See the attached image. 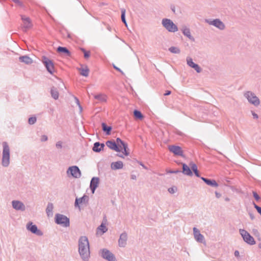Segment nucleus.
<instances>
[{
  "instance_id": "obj_42",
  "label": "nucleus",
  "mask_w": 261,
  "mask_h": 261,
  "mask_svg": "<svg viewBox=\"0 0 261 261\" xmlns=\"http://www.w3.org/2000/svg\"><path fill=\"white\" fill-rule=\"evenodd\" d=\"M253 193V197H254V198L257 200V201H258L259 199H260V197L257 194L256 192L253 191L252 192Z\"/></svg>"
},
{
  "instance_id": "obj_49",
  "label": "nucleus",
  "mask_w": 261,
  "mask_h": 261,
  "mask_svg": "<svg viewBox=\"0 0 261 261\" xmlns=\"http://www.w3.org/2000/svg\"><path fill=\"white\" fill-rule=\"evenodd\" d=\"M215 193V195H216V197L218 198H220L221 196V194L218 193L217 191H216Z\"/></svg>"
},
{
  "instance_id": "obj_37",
  "label": "nucleus",
  "mask_w": 261,
  "mask_h": 261,
  "mask_svg": "<svg viewBox=\"0 0 261 261\" xmlns=\"http://www.w3.org/2000/svg\"><path fill=\"white\" fill-rule=\"evenodd\" d=\"M249 101L255 106H257L259 104V99H248Z\"/></svg>"
},
{
  "instance_id": "obj_53",
  "label": "nucleus",
  "mask_w": 261,
  "mask_h": 261,
  "mask_svg": "<svg viewBox=\"0 0 261 261\" xmlns=\"http://www.w3.org/2000/svg\"><path fill=\"white\" fill-rule=\"evenodd\" d=\"M253 116L254 118H256L257 119L258 118L257 115L255 114V113H253Z\"/></svg>"
},
{
  "instance_id": "obj_20",
  "label": "nucleus",
  "mask_w": 261,
  "mask_h": 261,
  "mask_svg": "<svg viewBox=\"0 0 261 261\" xmlns=\"http://www.w3.org/2000/svg\"><path fill=\"white\" fill-rule=\"evenodd\" d=\"M181 31L185 36L187 37L190 40L193 41H194V38L191 35L190 30L189 28L186 27H183Z\"/></svg>"
},
{
  "instance_id": "obj_33",
  "label": "nucleus",
  "mask_w": 261,
  "mask_h": 261,
  "mask_svg": "<svg viewBox=\"0 0 261 261\" xmlns=\"http://www.w3.org/2000/svg\"><path fill=\"white\" fill-rule=\"evenodd\" d=\"M191 167L192 169L193 170V172H194L195 174L197 176L199 177V175L198 173V171L197 170V167L196 164L192 163L190 164Z\"/></svg>"
},
{
  "instance_id": "obj_55",
  "label": "nucleus",
  "mask_w": 261,
  "mask_h": 261,
  "mask_svg": "<svg viewBox=\"0 0 261 261\" xmlns=\"http://www.w3.org/2000/svg\"><path fill=\"white\" fill-rule=\"evenodd\" d=\"M178 171H174V172H172V173H176Z\"/></svg>"
},
{
  "instance_id": "obj_39",
  "label": "nucleus",
  "mask_w": 261,
  "mask_h": 261,
  "mask_svg": "<svg viewBox=\"0 0 261 261\" xmlns=\"http://www.w3.org/2000/svg\"><path fill=\"white\" fill-rule=\"evenodd\" d=\"M192 68L194 69L197 73H200L202 71V69L197 64H195Z\"/></svg>"
},
{
  "instance_id": "obj_17",
  "label": "nucleus",
  "mask_w": 261,
  "mask_h": 261,
  "mask_svg": "<svg viewBox=\"0 0 261 261\" xmlns=\"http://www.w3.org/2000/svg\"><path fill=\"white\" fill-rule=\"evenodd\" d=\"M194 234L195 239L199 242H203L204 241V237L200 234L199 231L194 227L193 228Z\"/></svg>"
},
{
  "instance_id": "obj_46",
  "label": "nucleus",
  "mask_w": 261,
  "mask_h": 261,
  "mask_svg": "<svg viewBox=\"0 0 261 261\" xmlns=\"http://www.w3.org/2000/svg\"><path fill=\"white\" fill-rule=\"evenodd\" d=\"M171 92L169 90H167L165 91V92L163 94V95L166 96L170 95L171 94Z\"/></svg>"
},
{
  "instance_id": "obj_15",
  "label": "nucleus",
  "mask_w": 261,
  "mask_h": 261,
  "mask_svg": "<svg viewBox=\"0 0 261 261\" xmlns=\"http://www.w3.org/2000/svg\"><path fill=\"white\" fill-rule=\"evenodd\" d=\"M57 51L60 54L65 55L66 57H71V54L70 50L66 47L59 46L57 48Z\"/></svg>"
},
{
  "instance_id": "obj_22",
  "label": "nucleus",
  "mask_w": 261,
  "mask_h": 261,
  "mask_svg": "<svg viewBox=\"0 0 261 261\" xmlns=\"http://www.w3.org/2000/svg\"><path fill=\"white\" fill-rule=\"evenodd\" d=\"M12 205L14 208L17 210H24V206L23 204L18 201H13L12 202Z\"/></svg>"
},
{
  "instance_id": "obj_43",
  "label": "nucleus",
  "mask_w": 261,
  "mask_h": 261,
  "mask_svg": "<svg viewBox=\"0 0 261 261\" xmlns=\"http://www.w3.org/2000/svg\"><path fill=\"white\" fill-rule=\"evenodd\" d=\"M12 1L19 6H20V7L23 6L22 3L21 1H20L19 0H12Z\"/></svg>"
},
{
  "instance_id": "obj_58",
  "label": "nucleus",
  "mask_w": 261,
  "mask_h": 261,
  "mask_svg": "<svg viewBox=\"0 0 261 261\" xmlns=\"http://www.w3.org/2000/svg\"><path fill=\"white\" fill-rule=\"evenodd\" d=\"M119 156L121 157V158H123V156H122V155H119Z\"/></svg>"
},
{
  "instance_id": "obj_56",
  "label": "nucleus",
  "mask_w": 261,
  "mask_h": 261,
  "mask_svg": "<svg viewBox=\"0 0 261 261\" xmlns=\"http://www.w3.org/2000/svg\"><path fill=\"white\" fill-rule=\"evenodd\" d=\"M76 101H77V103H79V100L77 99H76Z\"/></svg>"
},
{
  "instance_id": "obj_47",
  "label": "nucleus",
  "mask_w": 261,
  "mask_h": 261,
  "mask_svg": "<svg viewBox=\"0 0 261 261\" xmlns=\"http://www.w3.org/2000/svg\"><path fill=\"white\" fill-rule=\"evenodd\" d=\"M56 146L59 148H61L62 147V142L60 141L57 142L56 144Z\"/></svg>"
},
{
  "instance_id": "obj_4",
  "label": "nucleus",
  "mask_w": 261,
  "mask_h": 261,
  "mask_svg": "<svg viewBox=\"0 0 261 261\" xmlns=\"http://www.w3.org/2000/svg\"><path fill=\"white\" fill-rule=\"evenodd\" d=\"M3 145L4 149L3 151L2 164L3 166H7L10 162V149L6 142H4Z\"/></svg>"
},
{
  "instance_id": "obj_31",
  "label": "nucleus",
  "mask_w": 261,
  "mask_h": 261,
  "mask_svg": "<svg viewBox=\"0 0 261 261\" xmlns=\"http://www.w3.org/2000/svg\"><path fill=\"white\" fill-rule=\"evenodd\" d=\"M244 96L245 98H258L254 93L251 91H247L244 93Z\"/></svg>"
},
{
  "instance_id": "obj_9",
  "label": "nucleus",
  "mask_w": 261,
  "mask_h": 261,
  "mask_svg": "<svg viewBox=\"0 0 261 261\" xmlns=\"http://www.w3.org/2000/svg\"><path fill=\"white\" fill-rule=\"evenodd\" d=\"M168 148L169 150L171 152L173 153L175 155L184 156V151L180 146L176 145H169Z\"/></svg>"
},
{
  "instance_id": "obj_6",
  "label": "nucleus",
  "mask_w": 261,
  "mask_h": 261,
  "mask_svg": "<svg viewBox=\"0 0 261 261\" xmlns=\"http://www.w3.org/2000/svg\"><path fill=\"white\" fill-rule=\"evenodd\" d=\"M205 22L210 25H212L220 30H223L225 28L224 23L219 19L216 18L213 20L210 19H205Z\"/></svg>"
},
{
  "instance_id": "obj_51",
  "label": "nucleus",
  "mask_w": 261,
  "mask_h": 261,
  "mask_svg": "<svg viewBox=\"0 0 261 261\" xmlns=\"http://www.w3.org/2000/svg\"><path fill=\"white\" fill-rule=\"evenodd\" d=\"M100 97H101V95H100V94H97V95H95L94 96V98H100Z\"/></svg>"
},
{
  "instance_id": "obj_27",
  "label": "nucleus",
  "mask_w": 261,
  "mask_h": 261,
  "mask_svg": "<svg viewBox=\"0 0 261 261\" xmlns=\"http://www.w3.org/2000/svg\"><path fill=\"white\" fill-rule=\"evenodd\" d=\"M50 94L53 98H59V92L55 87L51 88Z\"/></svg>"
},
{
  "instance_id": "obj_23",
  "label": "nucleus",
  "mask_w": 261,
  "mask_h": 261,
  "mask_svg": "<svg viewBox=\"0 0 261 261\" xmlns=\"http://www.w3.org/2000/svg\"><path fill=\"white\" fill-rule=\"evenodd\" d=\"M111 168L113 170L122 169L123 167V164L121 161L113 162L111 165Z\"/></svg>"
},
{
  "instance_id": "obj_18",
  "label": "nucleus",
  "mask_w": 261,
  "mask_h": 261,
  "mask_svg": "<svg viewBox=\"0 0 261 261\" xmlns=\"http://www.w3.org/2000/svg\"><path fill=\"white\" fill-rule=\"evenodd\" d=\"M19 61L27 65H30L33 63V60L27 55L20 56L19 57Z\"/></svg>"
},
{
  "instance_id": "obj_11",
  "label": "nucleus",
  "mask_w": 261,
  "mask_h": 261,
  "mask_svg": "<svg viewBox=\"0 0 261 261\" xmlns=\"http://www.w3.org/2000/svg\"><path fill=\"white\" fill-rule=\"evenodd\" d=\"M70 172L71 175L75 178L80 177L81 176V172L79 168L77 166H72L68 169L67 172Z\"/></svg>"
},
{
  "instance_id": "obj_34",
  "label": "nucleus",
  "mask_w": 261,
  "mask_h": 261,
  "mask_svg": "<svg viewBox=\"0 0 261 261\" xmlns=\"http://www.w3.org/2000/svg\"><path fill=\"white\" fill-rule=\"evenodd\" d=\"M81 50L84 53L85 59H88L90 56V51L86 50L84 48H80Z\"/></svg>"
},
{
  "instance_id": "obj_57",
  "label": "nucleus",
  "mask_w": 261,
  "mask_h": 261,
  "mask_svg": "<svg viewBox=\"0 0 261 261\" xmlns=\"http://www.w3.org/2000/svg\"><path fill=\"white\" fill-rule=\"evenodd\" d=\"M68 37L69 38H70V35H69V34H68Z\"/></svg>"
},
{
  "instance_id": "obj_24",
  "label": "nucleus",
  "mask_w": 261,
  "mask_h": 261,
  "mask_svg": "<svg viewBox=\"0 0 261 261\" xmlns=\"http://www.w3.org/2000/svg\"><path fill=\"white\" fill-rule=\"evenodd\" d=\"M127 239V235L125 233H122L119 240V244L121 247H124L126 244V241Z\"/></svg>"
},
{
  "instance_id": "obj_26",
  "label": "nucleus",
  "mask_w": 261,
  "mask_h": 261,
  "mask_svg": "<svg viewBox=\"0 0 261 261\" xmlns=\"http://www.w3.org/2000/svg\"><path fill=\"white\" fill-rule=\"evenodd\" d=\"M182 172L185 174L192 175V172L190 168L185 164H182Z\"/></svg>"
},
{
  "instance_id": "obj_7",
  "label": "nucleus",
  "mask_w": 261,
  "mask_h": 261,
  "mask_svg": "<svg viewBox=\"0 0 261 261\" xmlns=\"http://www.w3.org/2000/svg\"><path fill=\"white\" fill-rule=\"evenodd\" d=\"M240 232L243 237L244 240L250 245H254L255 244V241L253 238L250 235V234L244 229H240Z\"/></svg>"
},
{
  "instance_id": "obj_40",
  "label": "nucleus",
  "mask_w": 261,
  "mask_h": 261,
  "mask_svg": "<svg viewBox=\"0 0 261 261\" xmlns=\"http://www.w3.org/2000/svg\"><path fill=\"white\" fill-rule=\"evenodd\" d=\"M29 123L30 124H33L35 123L36 121V118L35 117H31L29 119Z\"/></svg>"
},
{
  "instance_id": "obj_16",
  "label": "nucleus",
  "mask_w": 261,
  "mask_h": 261,
  "mask_svg": "<svg viewBox=\"0 0 261 261\" xmlns=\"http://www.w3.org/2000/svg\"><path fill=\"white\" fill-rule=\"evenodd\" d=\"M89 197L88 196L84 195L82 198H76L75 201V206H80V204H86L88 203Z\"/></svg>"
},
{
  "instance_id": "obj_14",
  "label": "nucleus",
  "mask_w": 261,
  "mask_h": 261,
  "mask_svg": "<svg viewBox=\"0 0 261 261\" xmlns=\"http://www.w3.org/2000/svg\"><path fill=\"white\" fill-rule=\"evenodd\" d=\"M101 256L103 258L107 259L109 261H114L115 257L113 254L107 250H103L101 253Z\"/></svg>"
},
{
  "instance_id": "obj_3",
  "label": "nucleus",
  "mask_w": 261,
  "mask_h": 261,
  "mask_svg": "<svg viewBox=\"0 0 261 261\" xmlns=\"http://www.w3.org/2000/svg\"><path fill=\"white\" fill-rule=\"evenodd\" d=\"M162 24L163 26L169 32L174 33L178 31L177 25L170 19H163Z\"/></svg>"
},
{
  "instance_id": "obj_50",
  "label": "nucleus",
  "mask_w": 261,
  "mask_h": 261,
  "mask_svg": "<svg viewBox=\"0 0 261 261\" xmlns=\"http://www.w3.org/2000/svg\"><path fill=\"white\" fill-rule=\"evenodd\" d=\"M234 255L237 257H239V252L238 251H236L234 252Z\"/></svg>"
},
{
  "instance_id": "obj_54",
  "label": "nucleus",
  "mask_w": 261,
  "mask_h": 261,
  "mask_svg": "<svg viewBox=\"0 0 261 261\" xmlns=\"http://www.w3.org/2000/svg\"><path fill=\"white\" fill-rule=\"evenodd\" d=\"M225 200L226 201H229V198H225Z\"/></svg>"
},
{
  "instance_id": "obj_52",
  "label": "nucleus",
  "mask_w": 261,
  "mask_h": 261,
  "mask_svg": "<svg viewBox=\"0 0 261 261\" xmlns=\"http://www.w3.org/2000/svg\"><path fill=\"white\" fill-rule=\"evenodd\" d=\"M171 9L172 11L174 13H175V7H174V6H171Z\"/></svg>"
},
{
  "instance_id": "obj_25",
  "label": "nucleus",
  "mask_w": 261,
  "mask_h": 261,
  "mask_svg": "<svg viewBox=\"0 0 261 261\" xmlns=\"http://www.w3.org/2000/svg\"><path fill=\"white\" fill-rule=\"evenodd\" d=\"M104 146L105 145L103 144H100L98 142H96L94 144L93 150L96 152H99L103 149Z\"/></svg>"
},
{
  "instance_id": "obj_48",
  "label": "nucleus",
  "mask_w": 261,
  "mask_h": 261,
  "mask_svg": "<svg viewBox=\"0 0 261 261\" xmlns=\"http://www.w3.org/2000/svg\"><path fill=\"white\" fill-rule=\"evenodd\" d=\"M47 140V137L46 136H42L41 137V141H45Z\"/></svg>"
},
{
  "instance_id": "obj_12",
  "label": "nucleus",
  "mask_w": 261,
  "mask_h": 261,
  "mask_svg": "<svg viewBox=\"0 0 261 261\" xmlns=\"http://www.w3.org/2000/svg\"><path fill=\"white\" fill-rule=\"evenodd\" d=\"M107 224V220L106 219H104L103 221L100 226L97 228V234H102L103 233L106 232L108 230L106 225Z\"/></svg>"
},
{
  "instance_id": "obj_30",
  "label": "nucleus",
  "mask_w": 261,
  "mask_h": 261,
  "mask_svg": "<svg viewBox=\"0 0 261 261\" xmlns=\"http://www.w3.org/2000/svg\"><path fill=\"white\" fill-rule=\"evenodd\" d=\"M79 70L81 71L80 74L85 77H87L89 75V70L86 66L85 68H80Z\"/></svg>"
},
{
  "instance_id": "obj_2",
  "label": "nucleus",
  "mask_w": 261,
  "mask_h": 261,
  "mask_svg": "<svg viewBox=\"0 0 261 261\" xmlns=\"http://www.w3.org/2000/svg\"><path fill=\"white\" fill-rule=\"evenodd\" d=\"M79 253L83 259L88 258L90 255L89 245L87 238L82 237L79 240Z\"/></svg>"
},
{
  "instance_id": "obj_13",
  "label": "nucleus",
  "mask_w": 261,
  "mask_h": 261,
  "mask_svg": "<svg viewBox=\"0 0 261 261\" xmlns=\"http://www.w3.org/2000/svg\"><path fill=\"white\" fill-rule=\"evenodd\" d=\"M27 229L33 233H36L39 235L42 234L41 232L39 230L37 227L35 225H33L32 222H29L27 225Z\"/></svg>"
},
{
  "instance_id": "obj_36",
  "label": "nucleus",
  "mask_w": 261,
  "mask_h": 261,
  "mask_svg": "<svg viewBox=\"0 0 261 261\" xmlns=\"http://www.w3.org/2000/svg\"><path fill=\"white\" fill-rule=\"evenodd\" d=\"M187 62L188 65L191 68H192L196 64L194 62H193L192 59L191 58H187Z\"/></svg>"
},
{
  "instance_id": "obj_10",
  "label": "nucleus",
  "mask_w": 261,
  "mask_h": 261,
  "mask_svg": "<svg viewBox=\"0 0 261 261\" xmlns=\"http://www.w3.org/2000/svg\"><path fill=\"white\" fill-rule=\"evenodd\" d=\"M21 18L23 22L24 31L26 32L28 29L32 27L33 24L29 17H27L25 15H21Z\"/></svg>"
},
{
  "instance_id": "obj_45",
  "label": "nucleus",
  "mask_w": 261,
  "mask_h": 261,
  "mask_svg": "<svg viewBox=\"0 0 261 261\" xmlns=\"http://www.w3.org/2000/svg\"><path fill=\"white\" fill-rule=\"evenodd\" d=\"M113 68L116 69L117 71L120 72L122 74H124V72L118 67H117L115 65H113Z\"/></svg>"
},
{
  "instance_id": "obj_5",
  "label": "nucleus",
  "mask_w": 261,
  "mask_h": 261,
  "mask_svg": "<svg viewBox=\"0 0 261 261\" xmlns=\"http://www.w3.org/2000/svg\"><path fill=\"white\" fill-rule=\"evenodd\" d=\"M41 61L45 66L47 71L49 73L53 74L54 72V64L53 62L44 56L42 57Z\"/></svg>"
},
{
  "instance_id": "obj_1",
  "label": "nucleus",
  "mask_w": 261,
  "mask_h": 261,
  "mask_svg": "<svg viewBox=\"0 0 261 261\" xmlns=\"http://www.w3.org/2000/svg\"><path fill=\"white\" fill-rule=\"evenodd\" d=\"M107 146L110 149L114 150L117 152H120V148L123 149V154L128 156L129 154L127 149V145L124 143L120 138H118L116 139V142L112 141H108L106 142Z\"/></svg>"
},
{
  "instance_id": "obj_19",
  "label": "nucleus",
  "mask_w": 261,
  "mask_h": 261,
  "mask_svg": "<svg viewBox=\"0 0 261 261\" xmlns=\"http://www.w3.org/2000/svg\"><path fill=\"white\" fill-rule=\"evenodd\" d=\"M99 182V179L97 177L92 178L91 183H90V188L92 190V192L93 194L94 191L97 188Z\"/></svg>"
},
{
  "instance_id": "obj_21",
  "label": "nucleus",
  "mask_w": 261,
  "mask_h": 261,
  "mask_svg": "<svg viewBox=\"0 0 261 261\" xmlns=\"http://www.w3.org/2000/svg\"><path fill=\"white\" fill-rule=\"evenodd\" d=\"M201 179L206 183L207 185L214 187H218V184L217 182V181L214 179H208L207 178H205L204 177H201Z\"/></svg>"
},
{
  "instance_id": "obj_28",
  "label": "nucleus",
  "mask_w": 261,
  "mask_h": 261,
  "mask_svg": "<svg viewBox=\"0 0 261 261\" xmlns=\"http://www.w3.org/2000/svg\"><path fill=\"white\" fill-rule=\"evenodd\" d=\"M121 20H122V22L125 24V25L126 27H127V24L126 20L125 19V9L124 8L121 9Z\"/></svg>"
},
{
  "instance_id": "obj_44",
  "label": "nucleus",
  "mask_w": 261,
  "mask_h": 261,
  "mask_svg": "<svg viewBox=\"0 0 261 261\" xmlns=\"http://www.w3.org/2000/svg\"><path fill=\"white\" fill-rule=\"evenodd\" d=\"M254 206L258 212V213L261 215V207L258 206L256 204L254 203Z\"/></svg>"
},
{
  "instance_id": "obj_35",
  "label": "nucleus",
  "mask_w": 261,
  "mask_h": 261,
  "mask_svg": "<svg viewBox=\"0 0 261 261\" xmlns=\"http://www.w3.org/2000/svg\"><path fill=\"white\" fill-rule=\"evenodd\" d=\"M102 126L103 131L106 132L107 134L108 135H109L112 129L111 127L110 126H107L106 124L104 123L102 124Z\"/></svg>"
},
{
  "instance_id": "obj_38",
  "label": "nucleus",
  "mask_w": 261,
  "mask_h": 261,
  "mask_svg": "<svg viewBox=\"0 0 261 261\" xmlns=\"http://www.w3.org/2000/svg\"><path fill=\"white\" fill-rule=\"evenodd\" d=\"M53 208V205L52 204H49L46 208V213L49 216L50 213H51Z\"/></svg>"
},
{
  "instance_id": "obj_29",
  "label": "nucleus",
  "mask_w": 261,
  "mask_h": 261,
  "mask_svg": "<svg viewBox=\"0 0 261 261\" xmlns=\"http://www.w3.org/2000/svg\"><path fill=\"white\" fill-rule=\"evenodd\" d=\"M134 115L136 119L139 120H142L144 118L143 115L142 114L140 111L138 110H135L134 112Z\"/></svg>"
},
{
  "instance_id": "obj_32",
  "label": "nucleus",
  "mask_w": 261,
  "mask_h": 261,
  "mask_svg": "<svg viewBox=\"0 0 261 261\" xmlns=\"http://www.w3.org/2000/svg\"><path fill=\"white\" fill-rule=\"evenodd\" d=\"M169 50L172 53H173V54H179L180 53V49L177 47H175V46H171L169 48Z\"/></svg>"
},
{
  "instance_id": "obj_41",
  "label": "nucleus",
  "mask_w": 261,
  "mask_h": 261,
  "mask_svg": "<svg viewBox=\"0 0 261 261\" xmlns=\"http://www.w3.org/2000/svg\"><path fill=\"white\" fill-rule=\"evenodd\" d=\"M177 190V188L175 187H171L168 189V191L171 194L174 193Z\"/></svg>"
},
{
  "instance_id": "obj_8",
  "label": "nucleus",
  "mask_w": 261,
  "mask_h": 261,
  "mask_svg": "<svg viewBox=\"0 0 261 261\" xmlns=\"http://www.w3.org/2000/svg\"><path fill=\"white\" fill-rule=\"evenodd\" d=\"M56 222L57 224H61L64 226H68L69 225V219L61 214H57L56 216Z\"/></svg>"
}]
</instances>
